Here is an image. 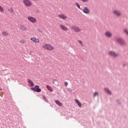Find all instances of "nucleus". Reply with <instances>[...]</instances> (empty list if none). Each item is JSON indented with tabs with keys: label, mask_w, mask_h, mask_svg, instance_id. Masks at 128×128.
<instances>
[{
	"label": "nucleus",
	"mask_w": 128,
	"mask_h": 128,
	"mask_svg": "<svg viewBox=\"0 0 128 128\" xmlns=\"http://www.w3.org/2000/svg\"><path fill=\"white\" fill-rule=\"evenodd\" d=\"M42 48L46 50H54V47L49 44H45L42 45Z\"/></svg>",
	"instance_id": "f257e3e1"
},
{
	"label": "nucleus",
	"mask_w": 128,
	"mask_h": 128,
	"mask_svg": "<svg viewBox=\"0 0 128 128\" xmlns=\"http://www.w3.org/2000/svg\"><path fill=\"white\" fill-rule=\"evenodd\" d=\"M28 20L29 22H32V24H36V22H38V20H36V18L32 16H28Z\"/></svg>",
	"instance_id": "f03ea898"
},
{
	"label": "nucleus",
	"mask_w": 128,
	"mask_h": 128,
	"mask_svg": "<svg viewBox=\"0 0 128 128\" xmlns=\"http://www.w3.org/2000/svg\"><path fill=\"white\" fill-rule=\"evenodd\" d=\"M71 30H74L75 32H82V29L80 27L76 26H72L71 27Z\"/></svg>",
	"instance_id": "7ed1b4c3"
},
{
	"label": "nucleus",
	"mask_w": 128,
	"mask_h": 128,
	"mask_svg": "<svg viewBox=\"0 0 128 128\" xmlns=\"http://www.w3.org/2000/svg\"><path fill=\"white\" fill-rule=\"evenodd\" d=\"M22 2L25 6L30 7L32 6V4L30 0H23Z\"/></svg>",
	"instance_id": "20e7f679"
},
{
	"label": "nucleus",
	"mask_w": 128,
	"mask_h": 128,
	"mask_svg": "<svg viewBox=\"0 0 128 128\" xmlns=\"http://www.w3.org/2000/svg\"><path fill=\"white\" fill-rule=\"evenodd\" d=\"M116 40L118 44H121V46H126V41L122 39V38H117Z\"/></svg>",
	"instance_id": "39448f33"
},
{
	"label": "nucleus",
	"mask_w": 128,
	"mask_h": 128,
	"mask_svg": "<svg viewBox=\"0 0 128 128\" xmlns=\"http://www.w3.org/2000/svg\"><path fill=\"white\" fill-rule=\"evenodd\" d=\"M31 90L34 92H42V89L40 88V86L36 85L34 88H32Z\"/></svg>",
	"instance_id": "423d86ee"
},
{
	"label": "nucleus",
	"mask_w": 128,
	"mask_h": 128,
	"mask_svg": "<svg viewBox=\"0 0 128 128\" xmlns=\"http://www.w3.org/2000/svg\"><path fill=\"white\" fill-rule=\"evenodd\" d=\"M58 18H60V20H66V18H68V16H66V15L64 14H59L58 15Z\"/></svg>",
	"instance_id": "0eeeda50"
},
{
	"label": "nucleus",
	"mask_w": 128,
	"mask_h": 128,
	"mask_svg": "<svg viewBox=\"0 0 128 128\" xmlns=\"http://www.w3.org/2000/svg\"><path fill=\"white\" fill-rule=\"evenodd\" d=\"M112 14L116 16H122V12L118 10H114L112 11Z\"/></svg>",
	"instance_id": "6e6552de"
},
{
	"label": "nucleus",
	"mask_w": 128,
	"mask_h": 128,
	"mask_svg": "<svg viewBox=\"0 0 128 128\" xmlns=\"http://www.w3.org/2000/svg\"><path fill=\"white\" fill-rule=\"evenodd\" d=\"M60 28L64 32H68V30H70V29H68V28L66 27V26L64 24L60 25Z\"/></svg>",
	"instance_id": "1a4fd4ad"
},
{
	"label": "nucleus",
	"mask_w": 128,
	"mask_h": 128,
	"mask_svg": "<svg viewBox=\"0 0 128 128\" xmlns=\"http://www.w3.org/2000/svg\"><path fill=\"white\" fill-rule=\"evenodd\" d=\"M105 36L107 38H112V32H110V31H106L105 32Z\"/></svg>",
	"instance_id": "9d476101"
},
{
	"label": "nucleus",
	"mask_w": 128,
	"mask_h": 128,
	"mask_svg": "<svg viewBox=\"0 0 128 128\" xmlns=\"http://www.w3.org/2000/svg\"><path fill=\"white\" fill-rule=\"evenodd\" d=\"M30 40L34 42H35L36 44L40 42V40L38 38H36L34 37L30 38Z\"/></svg>",
	"instance_id": "9b49d317"
},
{
	"label": "nucleus",
	"mask_w": 128,
	"mask_h": 128,
	"mask_svg": "<svg viewBox=\"0 0 128 128\" xmlns=\"http://www.w3.org/2000/svg\"><path fill=\"white\" fill-rule=\"evenodd\" d=\"M83 12H84V14H88L90 12V9H88L86 7H85L83 10Z\"/></svg>",
	"instance_id": "f8f14e48"
},
{
	"label": "nucleus",
	"mask_w": 128,
	"mask_h": 128,
	"mask_svg": "<svg viewBox=\"0 0 128 128\" xmlns=\"http://www.w3.org/2000/svg\"><path fill=\"white\" fill-rule=\"evenodd\" d=\"M110 56H114V58H116L118 56V54H116V52H109Z\"/></svg>",
	"instance_id": "ddd939ff"
},
{
	"label": "nucleus",
	"mask_w": 128,
	"mask_h": 128,
	"mask_svg": "<svg viewBox=\"0 0 128 128\" xmlns=\"http://www.w3.org/2000/svg\"><path fill=\"white\" fill-rule=\"evenodd\" d=\"M28 82L30 86H34V82H32V81L31 80H28Z\"/></svg>",
	"instance_id": "4468645a"
},
{
	"label": "nucleus",
	"mask_w": 128,
	"mask_h": 128,
	"mask_svg": "<svg viewBox=\"0 0 128 128\" xmlns=\"http://www.w3.org/2000/svg\"><path fill=\"white\" fill-rule=\"evenodd\" d=\"M20 30H22L26 31V30H28V28H26V27L24 26H20Z\"/></svg>",
	"instance_id": "2eb2a0df"
},
{
	"label": "nucleus",
	"mask_w": 128,
	"mask_h": 128,
	"mask_svg": "<svg viewBox=\"0 0 128 128\" xmlns=\"http://www.w3.org/2000/svg\"><path fill=\"white\" fill-rule=\"evenodd\" d=\"M55 102H56V104H57L59 106H62V102H60L59 100H56L55 101Z\"/></svg>",
	"instance_id": "dca6fc26"
},
{
	"label": "nucleus",
	"mask_w": 128,
	"mask_h": 128,
	"mask_svg": "<svg viewBox=\"0 0 128 128\" xmlns=\"http://www.w3.org/2000/svg\"><path fill=\"white\" fill-rule=\"evenodd\" d=\"M46 87L50 92H54V90H52V86L46 85Z\"/></svg>",
	"instance_id": "f3484780"
},
{
	"label": "nucleus",
	"mask_w": 128,
	"mask_h": 128,
	"mask_svg": "<svg viewBox=\"0 0 128 128\" xmlns=\"http://www.w3.org/2000/svg\"><path fill=\"white\" fill-rule=\"evenodd\" d=\"M75 102L76 104H77L78 106H80V108H82V104L80 103V100L76 99Z\"/></svg>",
	"instance_id": "a211bd4d"
},
{
	"label": "nucleus",
	"mask_w": 128,
	"mask_h": 128,
	"mask_svg": "<svg viewBox=\"0 0 128 128\" xmlns=\"http://www.w3.org/2000/svg\"><path fill=\"white\" fill-rule=\"evenodd\" d=\"M2 34L3 36H8V33L6 31H4L2 32Z\"/></svg>",
	"instance_id": "6ab92c4d"
},
{
	"label": "nucleus",
	"mask_w": 128,
	"mask_h": 128,
	"mask_svg": "<svg viewBox=\"0 0 128 128\" xmlns=\"http://www.w3.org/2000/svg\"><path fill=\"white\" fill-rule=\"evenodd\" d=\"M105 91L106 92L109 94H112V92L108 88H105Z\"/></svg>",
	"instance_id": "aec40b11"
},
{
	"label": "nucleus",
	"mask_w": 128,
	"mask_h": 128,
	"mask_svg": "<svg viewBox=\"0 0 128 128\" xmlns=\"http://www.w3.org/2000/svg\"><path fill=\"white\" fill-rule=\"evenodd\" d=\"M8 12H10V14H14V9L12 8H10L8 10Z\"/></svg>",
	"instance_id": "412c9836"
},
{
	"label": "nucleus",
	"mask_w": 128,
	"mask_h": 128,
	"mask_svg": "<svg viewBox=\"0 0 128 128\" xmlns=\"http://www.w3.org/2000/svg\"><path fill=\"white\" fill-rule=\"evenodd\" d=\"M4 8L1 6H0V12H4Z\"/></svg>",
	"instance_id": "4be33fe9"
},
{
	"label": "nucleus",
	"mask_w": 128,
	"mask_h": 128,
	"mask_svg": "<svg viewBox=\"0 0 128 128\" xmlns=\"http://www.w3.org/2000/svg\"><path fill=\"white\" fill-rule=\"evenodd\" d=\"M124 34H127V36H128V29H124Z\"/></svg>",
	"instance_id": "5701e85b"
},
{
	"label": "nucleus",
	"mask_w": 128,
	"mask_h": 128,
	"mask_svg": "<svg viewBox=\"0 0 128 128\" xmlns=\"http://www.w3.org/2000/svg\"><path fill=\"white\" fill-rule=\"evenodd\" d=\"M20 44H26V40H20Z\"/></svg>",
	"instance_id": "b1692460"
},
{
	"label": "nucleus",
	"mask_w": 128,
	"mask_h": 128,
	"mask_svg": "<svg viewBox=\"0 0 128 128\" xmlns=\"http://www.w3.org/2000/svg\"><path fill=\"white\" fill-rule=\"evenodd\" d=\"M78 42H79L80 44L82 46H84V44H82V42L80 40H78Z\"/></svg>",
	"instance_id": "393cba45"
},
{
	"label": "nucleus",
	"mask_w": 128,
	"mask_h": 128,
	"mask_svg": "<svg viewBox=\"0 0 128 128\" xmlns=\"http://www.w3.org/2000/svg\"><path fill=\"white\" fill-rule=\"evenodd\" d=\"M96 96H98V92H96L94 94V98Z\"/></svg>",
	"instance_id": "a878e982"
},
{
	"label": "nucleus",
	"mask_w": 128,
	"mask_h": 128,
	"mask_svg": "<svg viewBox=\"0 0 128 128\" xmlns=\"http://www.w3.org/2000/svg\"><path fill=\"white\" fill-rule=\"evenodd\" d=\"M76 6H77V8H79L80 10V4H78V3H76Z\"/></svg>",
	"instance_id": "bb28decb"
},
{
	"label": "nucleus",
	"mask_w": 128,
	"mask_h": 128,
	"mask_svg": "<svg viewBox=\"0 0 128 128\" xmlns=\"http://www.w3.org/2000/svg\"><path fill=\"white\" fill-rule=\"evenodd\" d=\"M64 86H68V82H66L64 83Z\"/></svg>",
	"instance_id": "cd10ccee"
},
{
	"label": "nucleus",
	"mask_w": 128,
	"mask_h": 128,
	"mask_svg": "<svg viewBox=\"0 0 128 128\" xmlns=\"http://www.w3.org/2000/svg\"><path fill=\"white\" fill-rule=\"evenodd\" d=\"M83 2H88V0H81Z\"/></svg>",
	"instance_id": "c85d7f7f"
},
{
	"label": "nucleus",
	"mask_w": 128,
	"mask_h": 128,
	"mask_svg": "<svg viewBox=\"0 0 128 128\" xmlns=\"http://www.w3.org/2000/svg\"><path fill=\"white\" fill-rule=\"evenodd\" d=\"M33 2H38V0H32Z\"/></svg>",
	"instance_id": "c756f323"
},
{
	"label": "nucleus",
	"mask_w": 128,
	"mask_h": 128,
	"mask_svg": "<svg viewBox=\"0 0 128 128\" xmlns=\"http://www.w3.org/2000/svg\"><path fill=\"white\" fill-rule=\"evenodd\" d=\"M4 93L3 92H2V94H1L0 95V96H2V94H3Z\"/></svg>",
	"instance_id": "7c9ffc66"
},
{
	"label": "nucleus",
	"mask_w": 128,
	"mask_h": 128,
	"mask_svg": "<svg viewBox=\"0 0 128 128\" xmlns=\"http://www.w3.org/2000/svg\"><path fill=\"white\" fill-rule=\"evenodd\" d=\"M38 32H40V29H38Z\"/></svg>",
	"instance_id": "2f4dec72"
},
{
	"label": "nucleus",
	"mask_w": 128,
	"mask_h": 128,
	"mask_svg": "<svg viewBox=\"0 0 128 128\" xmlns=\"http://www.w3.org/2000/svg\"><path fill=\"white\" fill-rule=\"evenodd\" d=\"M0 90H2L1 88H0Z\"/></svg>",
	"instance_id": "473e14b6"
},
{
	"label": "nucleus",
	"mask_w": 128,
	"mask_h": 128,
	"mask_svg": "<svg viewBox=\"0 0 128 128\" xmlns=\"http://www.w3.org/2000/svg\"><path fill=\"white\" fill-rule=\"evenodd\" d=\"M119 101H117V102H118Z\"/></svg>",
	"instance_id": "72a5a7b5"
}]
</instances>
